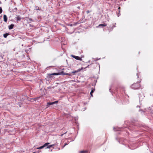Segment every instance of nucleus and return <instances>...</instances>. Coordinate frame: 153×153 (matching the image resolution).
<instances>
[{
  "mask_svg": "<svg viewBox=\"0 0 153 153\" xmlns=\"http://www.w3.org/2000/svg\"><path fill=\"white\" fill-rule=\"evenodd\" d=\"M140 86V84L139 83H134L132 85L131 88L134 89H136L138 88Z\"/></svg>",
  "mask_w": 153,
  "mask_h": 153,
  "instance_id": "nucleus-1",
  "label": "nucleus"
},
{
  "mask_svg": "<svg viewBox=\"0 0 153 153\" xmlns=\"http://www.w3.org/2000/svg\"><path fill=\"white\" fill-rule=\"evenodd\" d=\"M64 73L63 71H62L60 73H53L51 74H49L50 75H59L64 74L63 73Z\"/></svg>",
  "mask_w": 153,
  "mask_h": 153,
  "instance_id": "nucleus-2",
  "label": "nucleus"
},
{
  "mask_svg": "<svg viewBox=\"0 0 153 153\" xmlns=\"http://www.w3.org/2000/svg\"><path fill=\"white\" fill-rule=\"evenodd\" d=\"M58 102V101H56L51 102H48L47 103V107H49L50 105L57 103Z\"/></svg>",
  "mask_w": 153,
  "mask_h": 153,
  "instance_id": "nucleus-3",
  "label": "nucleus"
},
{
  "mask_svg": "<svg viewBox=\"0 0 153 153\" xmlns=\"http://www.w3.org/2000/svg\"><path fill=\"white\" fill-rule=\"evenodd\" d=\"M71 56L73 57L74 58H75V59L80 61H81L82 60V58L81 57H80L78 56H75L74 55H71Z\"/></svg>",
  "mask_w": 153,
  "mask_h": 153,
  "instance_id": "nucleus-4",
  "label": "nucleus"
},
{
  "mask_svg": "<svg viewBox=\"0 0 153 153\" xmlns=\"http://www.w3.org/2000/svg\"><path fill=\"white\" fill-rule=\"evenodd\" d=\"M4 21L5 22H7V18L6 15H4L3 16Z\"/></svg>",
  "mask_w": 153,
  "mask_h": 153,
  "instance_id": "nucleus-5",
  "label": "nucleus"
},
{
  "mask_svg": "<svg viewBox=\"0 0 153 153\" xmlns=\"http://www.w3.org/2000/svg\"><path fill=\"white\" fill-rule=\"evenodd\" d=\"M82 69H83V68H82L81 69H80V68L78 70L73 71L71 73H77L78 72L80 71L81 70H82Z\"/></svg>",
  "mask_w": 153,
  "mask_h": 153,
  "instance_id": "nucleus-6",
  "label": "nucleus"
},
{
  "mask_svg": "<svg viewBox=\"0 0 153 153\" xmlns=\"http://www.w3.org/2000/svg\"><path fill=\"white\" fill-rule=\"evenodd\" d=\"M14 26V25L12 24L11 25H10L8 26V28L9 30H11L13 28V27Z\"/></svg>",
  "mask_w": 153,
  "mask_h": 153,
  "instance_id": "nucleus-7",
  "label": "nucleus"
},
{
  "mask_svg": "<svg viewBox=\"0 0 153 153\" xmlns=\"http://www.w3.org/2000/svg\"><path fill=\"white\" fill-rule=\"evenodd\" d=\"M107 25L106 24H100L99 25V26L98 27H105V26H106Z\"/></svg>",
  "mask_w": 153,
  "mask_h": 153,
  "instance_id": "nucleus-8",
  "label": "nucleus"
},
{
  "mask_svg": "<svg viewBox=\"0 0 153 153\" xmlns=\"http://www.w3.org/2000/svg\"><path fill=\"white\" fill-rule=\"evenodd\" d=\"M21 19V17L20 16H18L16 17V20L18 21H19Z\"/></svg>",
  "mask_w": 153,
  "mask_h": 153,
  "instance_id": "nucleus-9",
  "label": "nucleus"
},
{
  "mask_svg": "<svg viewBox=\"0 0 153 153\" xmlns=\"http://www.w3.org/2000/svg\"><path fill=\"white\" fill-rule=\"evenodd\" d=\"M50 144L49 143H45V144H44L43 145V146H44V147H46L47 146H48V145Z\"/></svg>",
  "mask_w": 153,
  "mask_h": 153,
  "instance_id": "nucleus-10",
  "label": "nucleus"
},
{
  "mask_svg": "<svg viewBox=\"0 0 153 153\" xmlns=\"http://www.w3.org/2000/svg\"><path fill=\"white\" fill-rule=\"evenodd\" d=\"M8 35H9V34L8 33H7L5 34H4L3 35V36L5 38H6L7 37V36Z\"/></svg>",
  "mask_w": 153,
  "mask_h": 153,
  "instance_id": "nucleus-11",
  "label": "nucleus"
},
{
  "mask_svg": "<svg viewBox=\"0 0 153 153\" xmlns=\"http://www.w3.org/2000/svg\"><path fill=\"white\" fill-rule=\"evenodd\" d=\"M113 129L114 131H117L119 130V128H113Z\"/></svg>",
  "mask_w": 153,
  "mask_h": 153,
  "instance_id": "nucleus-12",
  "label": "nucleus"
},
{
  "mask_svg": "<svg viewBox=\"0 0 153 153\" xmlns=\"http://www.w3.org/2000/svg\"><path fill=\"white\" fill-rule=\"evenodd\" d=\"M94 90L93 89L91 91V92H90V94L91 96H92V94L94 92Z\"/></svg>",
  "mask_w": 153,
  "mask_h": 153,
  "instance_id": "nucleus-13",
  "label": "nucleus"
},
{
  "mask_svg": "<svg viewBox=\"0 0 153 153\" xmlns=\"http://www.w3.org/2000/svg\"><path fill=\"white\" fill-rule=\"evenodd\" d=\"M44 148V146H43V145L42 146H41L40 147H39L37 148V149H42V148Z\"/></svg>",
  "mask_w": 153,
  "mask_h": 153,
  "instance_id": "nucleus-14",
  "label": "nucleus"
},
{
  "mask_svg": "<svg viewBox=\"0 0 153 153\" xmlns=\"http://www.w3.org/2000/svg\"><path fill=\"white\" fill-rule=\"evenodd\" d=\"M52 147V146L51 145L48 146L46 148V149H50L51 147Z\"/></svg>",
  "mask_w": 153,
  "mask_h": 153,
  "instance_id": "nucleus-15",
  "label": "nucleus"
},
{
  "mask_svg": "<svg viewBox=\"0 0 153 153\" xmlns=\"http://www.w3.org/2000/svg\"><path fill=\"white\" fill-rule=\"evenodd\" d=\"M2 12V10L1 7H0V14Z\"/></svg>",
  "mask_w": 153,
  "mask_h": 153,
  "instance_id": "nucleus-16",
  "label": "nucleus"
},
{
  "mask_svg": "<svg viewBox=\"0 0 153 153\" xmlns=\"http://www.w3.org/2000/svg\"><path fill=\"white\" fill-rule=\"evenodd\" d=\"M36 9L37 10H39V8L38 7L36 6L35 7Z\"/></svg>",
  "mask_w": 153,
  "mask_h": 153,
  "instance_id": "nucleus-17",
  "label": "nucleus"
},
{
  "mask_svg": "<svg viewBox=\"0 0 153 153\" xmlns=\"http://www.w3.org/2000/svg\"><path fill=\"white\" fill-rule=\"evenodd\" d=\"M85 151H81L80 152V153H85Z\"/></svg>",
  "mask_w": 153,
  "mask_h": 153,
  "instance_id": "nucleus-18",
  "label": "nucleus"
},
{
  "mask_svg": "<svg viewBox=\"0 0 153 153\" xmlns=\"http://www.w3.org/2000/svg\"><path fill=\"white\" fill-rule=\"evenodd\" d=\"M86 12L87 13H88L90 12V11L89 10H87L86 11Z\"/></svg>",
  "mask_w": 153,
  "mask_h": 153,
  "instance_id": "nucleus-19",
  "label": "nucleus"
},
{
  "mask_svg": "<svg viewBox=\"0 0 153 153\" xmlns=\"http://www.w3.org/2000/svg\"><path fill=\"white\" fill-rule=\"evenodd\" d=\"M67 145V144H65L64 146L63 147V148L64 146H65L66 145Z\"/></svg>",
  "mask_w": 153,
  "mask_h": 153,
  "instance_id": "nucleus-20",
  "label": "nucleus"
},
{
  "mask_svg": "<svg viewBox=\"0 0 153 153\" xmlns=\"http://www.w3.org/2000/svg\"><path fill=\"white\" fill-rule=\"evenodd\" d=\"M52 145V146H54L55 145L54 144H52V145Z\"/></svg>",
  "mask_w": 153,
  "mask_h": 153,
  "instance_id": "nucleus-21",
  "label": "nucleus"
},
{
  "mask_svg": "<svg viewBox=\"0 0 153 153\" xmlns=\"http://www.w3.org/2000/svg\"><path fill=\"white\" fill-rule=\"evenodd\" d=\"M66 133V132L65 133V134ZM64 134H65V133H64ZM64 134H62L61 135V136H63V135Z\"/></svg>",
  "mask_w": 153,
  "mask_h": 153,
  "instance_id": "nucleus-22",
  "label": "nucleus"
},
{
  "mask_svg": "<svg viewBox=\"0 0 153 153\" xmlns=\"http://www.w3.org/2000/svg\"><path fill=\"white\" fill-rule=\"evenodd\" d=\"M100 59V58L99 59H96V60H99Z\"/></svg>",
  "mask_w": 153,
  "mask_h": 153,
  "instance_id": "nucleus-23",
  "label": "nucleus"
},
{
  "mask_svg": "<svg viewBox=\"0 0 153 153\" xmlns=\"http://www.w3.org/2000/svg\"><path fill=\"white\" fill-rule=\"evenodd\" d=\"M100 59V58L99 59H96V60H99Z\"/></svg>",
  "mask_w": 153,
  "mask_h": 153,
  "instance_id": "nucleus-24",
  "label": "nucleus"
},
{
  "mask_svg": "<svg viewBox=\"0 0 153 153\" xmlns=\"http://www.w3.org/2000/svg\"><path fill=\"white\" fill-rule=\"evenodd\" d=\"M89 66V65H88V66L87 67H86L85 68H87Z\"/></svg>",
  "mask_w": 153,
  "mask_h": 153,
  "instance_id": "nucleus-25",
  "label": "nucleus"
},
{
  "mask_svg": "<svg viewBox=\"0 0 153 153\" xmlns=\"http://www.w3.org/2000/svg\"><path fill=\"white\" fill-rule=\"evenodd\" d=\"M115 27L116 26L115 25H114V27Z\"/></svg>",
  "mask_w": 153,
  "mask_h": 153,
  "instance_id": "nucleus-26",
  "label": "nucleus"
},
{
  "mask_svg": "<svg viewBox=\"0 0 153 153\" xmlns=\"http://www.w3.org/2000/svg\"><path fill=\"white\" fill-rule=\"evenodd\" d=\"M120 9V7H119V8H118V9Z\"/></svg>",
  "mask_w": 153,
  "mask_h": 153,
  "instance_id": "nucleus-27",
  "label": "nucleus"
}]
</instances>
